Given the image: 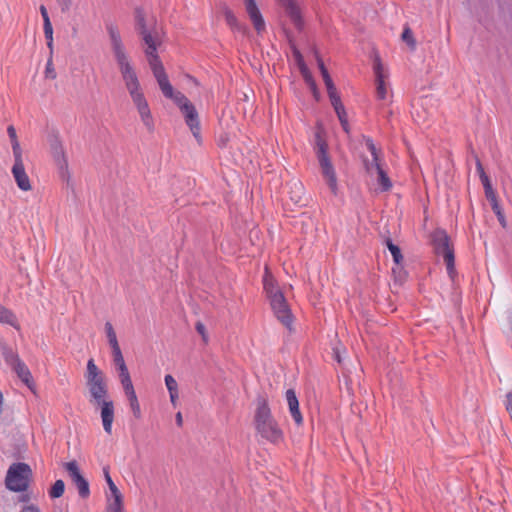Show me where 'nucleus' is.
Instances as JSON below:
<instances>
[{"mask_svg": "<svg viewBox=\"0 0 512 512\" xmlns=\"http://www.w3.org/2000/svg\"><path fill=\"white\" fill-rule=\"evenodd\" d=\"M141 34L145 43V55L149 67L161 92L165 97L171 99L177 104L191 133L197 142H201V126L198 111L183 94L173 88L163 63L158 56V48L162 43L160 31L143 26Z\"/></svg>", "mask_w": 512, "mask_h": 512, "instance_id": "obj_1", "label": "nucleus"}, {"mask_svg": "<svg viewBox=\"0 0 512 512\" xmlns=\"http://www.w3.org/2000/svg\"><path fill=\"white\" fill-rule=\"evenodd\" d=\"M110 35L113 42L115 58L125 87L130 95L134 107L138 112L141 123L148 131L151 132L154 130V118L138 80L137 74L122 47L119 34L111 30Z\"/></svg>", "mask_w": 512, "mask_h": 512, "instance_id": "obj_2", "label": "nucleus"}, {"mask_svg": "<svg viewBox=\"0 0 512 512\" xmlns=\"http://www.w3.org/2000/svg\"><path fill=\"white\" fill-rule=\"evenodd\" d=\"M89 401L100 409L102 426L107 434L112 433L114 421V403L108 396V384L105 373L89 359L84 374Z\"/></svg>", "mask_w": 512, "mask_h": 512, "instance_id": "obj_3", "label": "nucleus"}, {"mask_svg": "<svg viewBox=\"0 0 512 512\" xmlns=\"http://www.w3.org/2000/svg\"><path fill=\"white\" fill-rule=\"evenodd\" d=\"M314 141L321 175L330 192L336 195L338 192L337 175L327 152L325 129L320 122L317 123L315 128Z\"/></svg>", "mask_w": 512, "mask_h": 512, "instance_id": "obj_4", "label": "nucleus"}, {"mask_svg": "<svg viewBox=\"0 0 512 512\" xmlns=\"http://www.w3.org/2000/svg\"><path fill=\"white\" fill-rule=\"evenodd\" d=\"M265 292L270 300L271 308L278 318L285 326L289 327L292 323L293 317L281 290L279 289L276 281L271 273L266 269L263 279Z\"/></svg>", "mask_w": 512, "mask_h": 512, "instance_id": "obj_5", "label": "nucleus"}, {"mask_svg": "<svg viewBox=\"0 0 512 512\" xmlns=\"http://www.w3.org/2000/svg\"><path fill=\"white\" fill-rule=\"evenodd\" d=\"M255 428L261 437L272 443H278L283 439L282 430L272 417L270 408L265 399L258 401L255 412Z\"/></svg>", "mask_w": 512, "mask_h": 512, "instance_id": "obj_6", "label": "nucleus"}, {"mask_svg": "<svg viewBox=\"0 0 512 512\" xmlns=\"http://www.w3.org/2000/svg\"><path fill=\"white\" fill-rule=\"evenodd\" d=\"M32 469L26 463L17 462L9 466L5 486L13 492H23L27 490L32 480Z\"/></svg>", "mask_w": 512, "mask_h": 512, "instance_id": "obj_7", "label": "nucleus"}, {"mask_svg": "<svg viewBox=\"0 0 512 512\" xmlns=\"http://www.w3.org/2000/svg\"><path fill=\"white\" fill-rule=\"evenodd\" d=\"M373 72L376 98L383 102L389 101L392 98V90L388 68L379 59H376L373 64Z\"/></svg>", "mask_w": 512, "mask_h": 512, "instance_id": "obj_8", "label": "nucleus"}, {"mask_svg": "<svg viewBox=\"0 0 512 512\" xmlns=\"http://www.w3.org/2000/svg\"><path fill=\"white\" fill-rule=\"evenodd\" d=\"M370 158L365 160V166L370 177L376 181L380 191H386L391 187L390 180L385 175L378 159L376 148L372 143H368Z\"/></svg>", "mask_w": 512, "mask_h": 512, "instance_id": "obj_9", "label": "nucleus"}, {"mask_svg": "<svg viewBox=\"0 0 512 512\" xmlns=\"http://www.w3.org/2000/svg\"><path fill=\"white\" fill-rule=\"evenodd\" d=\"M319 68L325 82L327 92L331 101V104L337 114V117L341 123L342 128L345 132H349V125L347 121V115L345 109L340 101V97L337 94L336 88L334 87L330 76L322 62H319Z\"/></svg>", "mask_w": 512, "mask_h": 512, "instance_id": "obj_10", "label": "nucleus"}, {"mask_svg": "<svg viewBox=\"0 0 512 512\" xmlns=\"http://www.w3.org/2000/svg\"><path fill=\"white\" fill-rule=\"evenodd\" d=\"M433 243L437 255L443 257L449 276L453 277L455 273L454 252L452 246L450 245L447 234L441 230L436 231L433 236Z\"/></svg>", "mask_w": 512, "mask_h": 512, "instance_id": "obj_11", "label": "nucleus"}, {"mask_svg": "<svg viewBox=\"0 0 512 512\" xmlns=\"http://www.w3.org/2000/svg\"><path fill=\"white\" fill-rule=\"evenodd\" d=\"M106 482L108 485L107 512H124L123 495L108 474H106Z\"/></svg>", "mask_w": 512, "mask_h": 512, "instance_id": "obj_12", "label": "nucleus"}, {"mask_svg": "<svg viewBox=\"0 0 512 512\" xmlns=\"http://www.w3.org/2000/svg\"><path fill=\"white\" fill-rule=\"evenodd\" d=\"M12 175H13V178H14L18 188L21 191L28 192V191L32 190V183H31L30 177L28 176V174L25 170L22 156L14 157V164L12 167Z\"/></svg>", "mask_w": 512, "mask_h": 512, "instance_id": "obj_13", "label": "nucleus"}, {"mask_svg": "<svg viewBox=\"0 0 512 512\" xmlns=\"http://www.w3.org/2000/svg\"><path fill=\"white\" fill-rule=\"evenodd\" d=\"M51 143L53 156L61 170L62 176L68 179L70 177V172L68 168V160L62 142L55 137Z\"/></svg>", "mask_w": 512, "mask_h": 512, "instance_id": "obj_14", "label": "nucleus"}, {"mask_svg": "<svg viewBox=\"0 0 512 512\" xmlns=\"http://www.w3.org/2000/svg\"><path fill=\"white\" fill-rule=\"evenodd\" d=\"M111 352H112L114 364L117 368L118 378H119L121 386L125 385L126 383L127 384L131 383L132 382L131 376H130L129 370L126 366L121 349L120 348L114 349V350H111Z\"/></svg>", "mask_w": 512, "mask_h": 512, "instance_id": "obj_15", "label": "nucleus"}, {"mask_svg": "<svg viewBox=\"0 0 512 512\" xmlns=\"http://www.w3.org/2000/svg\"><path fill=\"white\" fill-rule=\"evenodd\" d=\"M122 389L125 397L127 398L129 408L136 419L141 418L142 411L141 406L134 388L133 383L122 385Z\"/></svg>", "mask_w": 512, "mask_h": 512, "instance_id": "obj_16", "label": "nucleus"}, {"mask_svg": "<svg viewBox=\"0 0 512 512\" xmlns=\"http://www.w3.org/2000/svg\"><path fill=\"white\" fill-rule=\"evenodd\" d=\"M245 8L255 30L258 33L263 32L265 30V22L254 0H245Z\"/></svg>", "mask_w": 512, "mask_h": 512, "instance_id": "obj_17", "label": "nucleus"}, {"mask_svg": "<svg viewBox=\"0 0 512 512\" xmlns=\"http://www.w3.org/2000/svg\"><path fill=\"white\" fill-rule=\"evenodd\" d=\"M165 387L167 389L170 403L173 407H177L180 399L179 383L171 374H166L164 377Z\"/></svg>", "mask_w": 512, "mask_h": 512, "instance_id": "obj_18", "label": "nucleus"}, {"mask_svg": "<svg viewBox=\"0 0 512 512\" xmlns=\"http://www.w3.org/2000/svg\"><path fill=\"white\" fill-rule=\"evenodd\" d=\"M286 400L288 403L289 411L296 424L301 425L303 422L302 414L299 410V403L293 390H287Z\"/></svg>", "mask_w": 512, "mask_h": 512, "instance_id": "obj_19", "label": "nucleus"}, {"mask_svg": "<svg viewBox=\"0 0 512 512\" xmlns=\"http://www.w3.org/2000/svg\"><path fill=\"white\" fill-rule=\"evenodd\" d=\"M0 355L11 368L20 361L17 352L6 344H0Z\"/></svg>", "mask_w": 512, "mask_h": 512, "instance_id": "obj_20", "label": "nucleus"}, {"mask_svg": "<svg viewBox=\"0 0 512 512\" xmlns=\"http://www.w3.org/2000/svg\"><path fill=\"white\" fill-rule=\"evenodd\" d=\"M0 323L11 325L16 329H20L16 316L2 305H0Z\"/></svg>", "mask_w": 512, "mask_h": 512, "instance_id": "obj_21", "label": "nucleus"}, {"mask_svg": "<svg viewBox=\"0 0 512 512\" xmlns=\"http://www.w3.org/2000/svg\"><path fill=\"white\" fill-rule=\"evenodd\" d=\"M12 369L17 373L18 377L28 386L32 383V376L28 367L20 360Z\"/></svg>", "mask_w": 512, "mask_h": 512, "instance_id": "obj_22", "label": "nucleus"}, {"mask_svg": "<svg viewBox=\"0 0 512 512\" xmlns=\"http://www.w3.org/2000/svg\"><path fill=\"white\" fill-rule=\"evenodd\" d=\"M7 134H8L9 139H10V143H11V147H12V150H13L14 157L22 156V150H21V147H20V142H19V139H18V136H17V132H16V129L14 128V126H12V125L8 126Z\"/></svg>", "mask_w": 512, "mask_h": 512, "instance_id": "obj_23", "label": "nucleus"}, {"mask_svg": "<svg viewBox=\"0 0 512 512\" xmlns=\"http://www.w3.org/2000/svg\"><path fill=\"white\" fill-rule=\"evenodd\" d=\"M72 483L83 477L78 464L75 461L66 462L63 465Z\"/></svg>", "mask_w": 512, "mask_h": 512, "instance_id": "obj_24", "label": "nucleus"}, {"mask_svg": "<svg viewBox=\"0 0 512 512\" xmlns=\"http://www.w3.org/2000/svg\"><path fill=\"white\" fill-rule=\"evenodd\" d=\"M105 335L111 350L120 348L113 325L107 322L104 326Z\"/></svg>", "mask_w": 512, "mask_h": 512, "instance_id": "obj_25", "label": "nucleus"}, {"mask_svg": "<svg viewBox=\"0 0 512 512\" xmlns=\"http://www.w3.org/2000/svg\"><path fill=\"white\" fill-rule=\"evenodd\" d=\"M299 68H300V71H301V74L302 76L304 77V79L306 80L307 84L309 85L312 93H313V96L315 97L316 100L319 99V92L316 88V85L307 69V67L301 62L299 61Z\"/></svg>", "mask_w": 512, "mask_h": 512, "instance_id": "obj_26", "label": "nucleus"}, {"mask_svg": "<svg viewBox=\"0 0 512 512\" xmlns=\"http://www.w3.org/2000/svg\"><path fill=\"white\" fill-rule=\"evenodd\" d=\"M387 246L393 256L395 264L397 265V268L393 269V273L396 274L398 271L400 272V270H401L400 264L402 263L403 257L400 252V249L396 245H394L392 242L388 241Z\"/></svg>", "mask_w": 512, "mask_h": 512, "instance_id": "obj_27", "label": "nucleus"}, {"mask_svg": "<svg viewBox=\"0 0 512 512\" xmlns=\"http://www.w3.org/2000/svg\"><path fill=\"white\" fill-rule=\"evenodd\" d=\"M78 491V494L81 498L86 499L90 495L89 484L87 480L84 478H80L78 481L73 483Z\"/></svg>", "mask_w": 512, "mask_h": 512, "instance_id": "obj_28", "label": "nucleus"}, {"mask_svg": "<svg viewBox=\"0 0 512 512\" xmlns=\"http://www.w3.org/2000/svg\"><path fill=\"white\" fill-rule=\"evenodd\" d=\"M282 5L286 8L287 13L295 21L299 19V10L294 0H279Z\"/></svg>", "mask_w": 512, "mask_h": 512, "instance_id": "obj_29", "label": "nucleus"}, {"mask_svg": "<svg viewBox=\"0 0 512 512\" xmlns=\"http://www.w3.org/2000/svg\"><path fill=\"white\" fill-rule=\"evenodd\" d=\"M65 484L62 480H57L50 489V496L52 498H59L63 495Z\"/></svg>", "mask_w": 512, "mask_h": 512, "instance_id": "obj_30", "label": "nucleus"}, {"mask_svg": "<svg viewBox=\"0 0 512 512\" xmlns=\"http://www.w3.org/2000/svg\"><path fill=\"white\" fill-rule=\"evenodd\" d=\"M44 34L48 40V45L51 46L53 42V28L50 19H46V22H44Z\"/></svg>", "mask_w": 512, "mask_h": 512, "instance_id": "obj_31", "label": "nucleus"}, {"mask_svg": "<svg viewBox=\"0 0 512 512\" xmlns=\"http://www.w3.org/2000/svg\"><path fill=\"white\" fill-rule=\"evenodd\" d=\"M402 40L408 44L411 48H414L415 46V40L413 38L412 31L410 28H405L402 33Z\"/></svg>", "mask_w": 512, "mask_h": 512, "instance_id": "obj_32", "label": "nucleus"}, {"mask_svg": "<svg viewBox=\"0 0 512 512\" xmlns=\"http://www.w3.org/2000/svg\"><path fill=\"white\" fill-rule=\"evenodd\" d=\"M224 16L229 25L233 26L236 24V17L231 10L225 9Z\"/></svg>", "mask_w": 512, "mask_h": 512, "instance_id": "obj_33", "label": "nucleus"}, {"mask_svg": "<svg viewBox=\"0 0 512 512\" xmlns=\"http://www.w3.org/2000/svg\"><path fill=\"white\" fill-rule=\"evenodd\" d=\"M480 179H481V182H482V184L484 186V190L492 189V185L490 183V180H489L488 176L484 172H481Z\"/></svg>", "mask_w": 512, "mask_h": 512, "instance_id": "obj_34", "label": "nucleus"}, {"mask_svg": "<svg viewBox=\"0 0 512 512\" xmlns=\"http://www.w3.org/2000/svg\"><path fill=\"white\" fill-rule=\"evenodd\" d=\"M490 203L492 205L493 211L496 213V215L498 216L499 220H502L503 219V215H502V212H501L498 200H495V202H490Z\"/></svg>", "mask_w": 512, "mask_h": 512, "instance_id": "obj_35", "label": "nucleus"}, {"mask_svg": "<svg viewBox=\"0 0 512 512\" xmlns=\"http://www.w3.org/2000/svg\"><path fill=\"white\" fill-rule=\"evenodd\" d=\"M57 2L60 5L61 9L63 11H66L71 7L73 0H57Z\"/></svg>", "mask_w": 512, "mask_h": 512, "instance_id": "obj_36", "label": "nucleus"}, {"mask_svg": "<svg viewBox=\"0 0 512 512\" xmlns=\"http://www.w3.org/2000/svg\"><path fill=\"white\" fill-rule=\"evenodd\" d=\"M485 195L490 202H495V200H497L496 193L493 188L485 190Z\"/></svg>", "mask_w": 512, "mask_h": 512, "instance_id": "obj_37", "label": "nucleus"}, {"mask_svg": "<svg viewBox=\"0 0 512 512\" xmlns=\"http://www.w3.org/2000/svg\"><path fill=\"white\" fill-rule=\"evenodd\" d=\"M506 409L512 416V392L508 393L506 396Z\"/></svg>", "mask_w": 512, "mask_h": 512, "instance_id": "obj_38", "label": "nucleus"}, {"mask_svg": "<svg viewBox=\"0 0 512 512\" xmlns=\"http://www.w3.org/2000/svg\"><path fill=\"white\" fill-rule=\"evenodd\" d=\"M20 512H41V511L35 505H27V506L23 507Z\"/></svg>", "mask_w": 512, "mask_h": 512, "instance_id": "obj_39", "label": "nucleus"}, {"mask_svg": "<svg viewBox=\"0 0 512 512\" xmlns=\"http://www.w3.org/2000/svg\"><path fill=\"white\" fill-rule=\"evenodd\" d=\"M40 12H41V15L43 17V22H46V19H49V15H48V12H47L46 8L44 6H41L40 7Z\"/></svg>", "mask_w": 512, "mask_h": 512, "instance_id": "obj_40", "label": "nucleus"}, {"mask_svg": "<svg viewBox=\"0 0 512 512\" xmlns=\"http://www.w3.org/2000/svg\"><path fill=\"white\" fill-rule=\"evenodd\" d=\"M176 420L179 425L182 424V414L180 412L176 414Z\"/></svg>", "mask_w": 512, "mask_h": 512, "instance_id": "obj_41", "label": "nucleus"}, {"mask_svg": "<svg viewBox=\"0 0 512 512\" xmlns=\"http://www.w3.org/2000/svg\"><path fill=\"white\" fill-rule=\"evenodd\" d=\"M197 330L199 331V333L204 334V326L202 324L197 325Z\"/></svg>", "mask_w": 512, "mask_h": 512, "instance_id": "obj_42", "label": "nucleus"}]
</instances>
